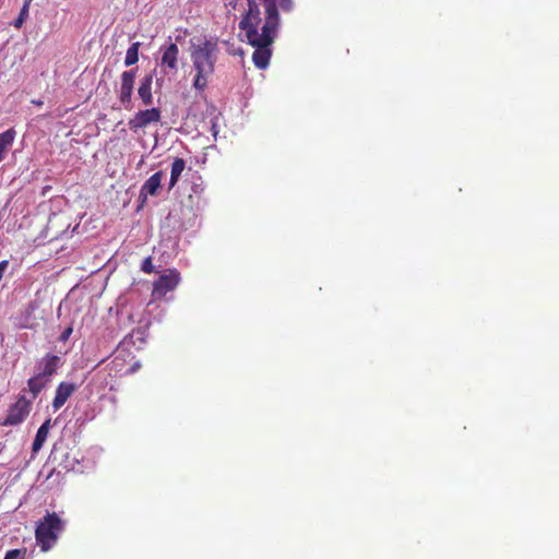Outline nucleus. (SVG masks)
<instances>
[{"label": "nucleus", "mask_w": 559, "mask_h": 559, "mask_svg": "<svg viewBox=\"0 0 559 559\" xmlns=\"http://www.w3.org/2000/svg\"><path fill=\"white\" fill-rule=\"evenodd\" d=\"M218 51L217 41L214 39H204L198 43L191 41L190 57L195 72L193 87L197 91H204L206 88L215 71Z\"/></svg>", "instance_id": "obj_2"}, {"label": "nucleus", "mask_w": 559, "mask_h": 559, "mask_svg": "<svg viewBox=\"0 0 559 559\" xmlns=\"http://www.w3.org/2000/svg\"><path fill=\"white\" fill-rule=\"evenodd\" d=\"M164 177L163 171H157L154 175H152L142 186L140 195L141 197H147V195H155L160 188L162 179Z\"/></svg>", "instance_id": "obj_12"}, {"label": "nucleus", "mask_w": 559, "mask_h": 559, "mask_svg": "<svg viewBox=\"0 0 559 559\" xmlns=\"http://www.w3.org/2000/svg\"><path fill=\"white\" fill-rule=\"evenodd\" d=\"M26 549H12L7 551L4 559H25Z\"/></svg>", "instance_id": "obj_19"}, {"label": "nucleus", "mask_w": 559, "mask_h": 559, "mask_svg": "<svg viewBox=\"0 0 559 559\" xmlns=\"http://www.w3.org/2000/svg\"><path fill=\"white\" fill-rule=\"evenodd\" d=\"M15 139V131L9 129L0 133V162L4 158L5 153L12 146Z\"/></svg>", "instance_id": "obj_15"}, {"label": "nucleus", "mask_w": 559, "mask_h": 559, "mask_svg": "<svg viewBox=\"0 0 559 559\" xmlns=\"http://www.w3.org/2000/svg\"><path fill=\"white\" fill-rule=\"evenodd\" d=\"M9 266V261L3 260L0 262V281L3 278L4 272L7 271Z\"/></svg>", "instance_id": "obj_22"}, {"label": "nucleus", "mask_w": 559, "mask_h": 559, "mask_svg": "<svg viewBox=\"0 0 559 559\" xmlns=\"http://www.w3.org/2000/svg\"><path fill=\"white\" fill-rule=\"evenodd\" d=\"M3 448H4V445L0 444V452L2 451Z\"/></svg>", "instance_id": "obj_25"}, {"label": "nucleus", "mask_w": 559, "mask_h": 559, "mask_svg": "<svg viewBox=\"0 0 559 559\" xmlns=\"http://www.w3.org/2000/svg\"><path fill=\"white\" fill-rule=\"evenodd\" d=\"M71 333H72V328H71V326H69V328H67V329L61 333V335H60L59 340H60L61 342H66V341L70 337Z\"/></svg>", "instance_id": "obj_21"}, {"label": "nucleus", "mask_w": 559, "mask_h": 559, "mask_svg": "<svg viewBox=\"0 0 559 559\" xmlns=\"http://www.w3.org/2000/svg\"><path fill=\"white\" fill-rule=\"evenodd\" d=\"M186 168V162L182 158H175L171 165L169 189H173L178 182L182 171Z\"/></svg>", "instance_id": "obj_16"}, {"label": "nucleus", "mask_w": 559, "mask_h": 559, "mask_svg": "<svg viewBox=\"0 0 559 559\" xmlns=\"http://www.w3.org/2000/svg\"><path fill=\"white\" fill-rule=\"evenodd\" d=\"M139 48H140V43H138V41L131 44V46L128 48L127 53H126V58H124L126 67L133 66L134 63L138 62V60H139Z\"/></svg>", "instance_id": "obj_18"}, {"label": "nucleus", "mask_w": 559, "mask_h": 559, "mask_svg": "<svg viewBox=\"0 0 559 559\" xmlns=\"http://www.w3.org/2000/svg\"><path fill=\"white\" fill-rule=\"evenodd\" d=\"M48 383V380L38 374L29 378L27 381L28 391L32 393V397L29 400L33 402L37 395L47 386Z\"/></svg>", "instance_id": "obj_14"}, {"label": "nucleus", "mask_w": 559, "mask_h": 559, "mask_svg": "<svg viewBox=\"0 0 559 559\" xmlns=\"http://www.w3.org/2000/svg\"><path fill=\"white\" fill-rule=\"evenodd\" d=\"M32 400H28L25 394H20L16 402L12 404L8 414L2 421L3 426H17L21 425L29 415L32 411Z\"/></svg>", "instance_id": "obj_4"}, {"label": "nucleus", "mask_w": 559, "mask_h": 559, "mask_svg": "<svg viewBox=\"0 0 559 559\" xmlns=\"http://www.w3.org/2000/svg\"><path fill=\"white\" fill-rule=\"evenodd\" d=\"M159 50L162 52L160 66L164 68V72H177L179 56L178 46L174 43H170L168 45L162 46Z\"/></svg>", "instance_id": "obj_7"}, {"label": "nucleus", "mask_w": 559, "mask_h": 559, "mask_svg": "<svg viewBox=\"0 0 559 559\" xmlns=\"http://www.w3.org/2000/svg\"><path fill=\"white\" fill-rule=\"evenodd\" d=\"M31 3H32V0H24L23 5H22V8L20 10L19 16L13 22V26L16 29L22 28V26L24 25L25 21L28 19Z\"/></svg>", "instance_id": "obj_17"}, {"label": "nucleus", "mask_w": 559, "mask_h": 559, "mask_svg": "<svg viewBox=\"0 0 559 559\" xmlns=\"http://www.w3.org/2000/svg\"><path fill=\"white\" fill-rule=\"evenodd\" d=\"M141 270L145 273H152L154 271V265H153L151 258H146L143 261V263L141 265Z\"/></svg>", "instance_id": "obj_20"}, {"label": "nucleus", "mask_w": 559, "mask_h": 559, "mask_svg": "<svg viewBox=\"0 0 559 559\" xmlns=\"http://www.w3.org/2000/svg\"><path fill=\"white\" fill-rule=\"evenodd\" d=\"M248 12L239 23L240 35L248 44L255 48L252 61L259 69L267 68L272 56L271 46L274 43L280 27L278 9L285 12L293 10V0H262L264 13L259 3L247 0Z\"/></svg>", "instance_id": "obj_1"}, {"label": "nucleus", "mask_w": 559, "mask_h": 559, "mask_svg": "<svg viewBox=\"0 0 559 559\" xmlns=\"http://www.w3.org/2000/svg\"><path fill=\"white\" fill-rule=\"evenodd\" d=\"M136 70L124 71L121 74V85L119 90V100L129 109L131 107V97L133 92Z\"/></svg>", "instance_id": "obj_8"}, {"label": "nucleus", "mask_w": 559, "mask_h": 559, "mask_svg": "<svg viewBox=\"0 0 559 559\" xmlns=\"http://www.w3.org/2000/svg\"><path fill=\"white\" fill-rule=\"evenodd\" d=\"M63 528L64 522L56 513H48L38 523L35 536L43 551H48L53 547Z\"/></svg>", "instance_id": "obj_3"}, {"label": "nucleus", "mask_w": 559, "mask_h": 559, "mask_svg": "<svg viewBox=\"0 0 559 559\" xmlns=\"http://www.w3.org/2000/svg\"><path fill=\"white\" fill-rule=\"evenodd\" d=\"M153 73H148L144 75L140 81V86L138 88V95L141 98L143 105L148 106L153 103V94H152V84H153Z\"/></svg>", "instance_id": "obj_11"}, {"label": "nucleus", "mask_w": 559, "mask_h": 559, "mask_svg": "<svg viewBox=\"0 0 559 559\" xmlns=\"http://www.w3.org/2000/svg\"><path fill=\"white\" fill-rule=\"evenodd\" d=\"M160 117L162 112L158 108L140 110L135 114V116L132 119H130L129 127L133 131L144 129L150 123L158 122L160 120Z\"/></svg>", "instance_id": "obj_6"}, {"label": "nucleus", "mask_w": 559, "mask_h": 559, "mask_svg": "<svg viewBox=\"0 0 559 559\" xmlns=\"http://www.w3.org/2000/svg\"><path fill=\"white\" fill-rule=\"evenodd\" d=\"M75 390V384L69 382H61L56 389V394L51 404L53 411L60 409Z\"/></svg>", "instance_id": "obj_10"}, {"label": "nucleus", "mask_w": 559, "mask_h": 559, "mask_svg": "<svg viewBox=\"0 0 559 559\" xmlns=\"http://www.w3.org/2000/svg\"><path fill=\"white\" fill-rule=\"evenodd\" d=\"M180 282V274L177 270H168L154 283L153 297L162 298L168 292L174 290Z\"/></svg>", "instance_id": "obj_5"}, {"label": "nucleus", "mask_w": 559, "mask_h": 559, "mask_svg": "<svg viewBox=\"0 0 559 559\" xmlns=\"http://www.w3.org/2000/svg\"><path fill=\"white\" fill-rule=\"evenodd\" d=\"M60 365V357L52 354L44 356L36 366V374L50 381L51 376L57 371Z\"/></svg>", "instance_id": "obj_9"}, {"label": "nucleus", "mask_w": 559, "mask_h": 559, "mask_svg": "<svg viewBox=\"0 0 559 559\" xmlns=\"http://www.w3.org/2000/svg\"><path fill=\"white\" fill-rule=\"evenodd\" d=\"M228 52L230 55H237V53H241V50L239 48H237V49H229Z\"/></svg>", "instance_id": "obj_23"}, {"label": "nucleus", "mask_w": 559, "mask_h": 559, "mask_svg": "<svg viewBox=\"0 0 559 559\" xmlns=\"http://www.w3.org/2000/svg\"><path fill=\"white\" fill-rule=\"evenodd\" d=\"M33 104L40 106V105H43V102H40V100H33Z\"/></svg>", "instance_id": "obj_24"}, {"label": "nucleus", "mask_w": 559, "mask_h": 559, "mask_svg": "<svg viewBox=\"0 0 559 559\" xmlns=\"http://www.w3.org/2000/svg\"><path fill=\"white\" fill-rule=\"evenodd\" d=\"M51 428V419H46L43 425L38 428L35 439L32 445L33 454H36L41 448L45 441L47 440L49 430Z\"/></svg>", "instance_id": "obj_13"}]
</instances>
